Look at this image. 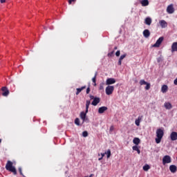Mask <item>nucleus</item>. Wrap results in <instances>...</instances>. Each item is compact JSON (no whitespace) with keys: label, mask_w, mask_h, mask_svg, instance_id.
I'll use <instances>...</instances> for the list:
<instances>
[{"label":"nucleus","mask_w":177,"mask_h":177,"mask_svg":"<svg viewBox=\"0 0 177 177\" xmlns=\"http://www.w3.org/2000/svg\"><path fill=\"white\" fill-rule=\"evenodd\" d=\"M162 41H164V37H160L156 42V44H153V48H160V45L162 44Z\"/></svg>","instance_id":"423d86ee"},{"label":"nucleus","mask_w":177,"mask_h":177,"mask_svg":"<svg viewBox=\"0 0 177 177\" xmlns=\"http://www.w3.org/2000/svg\"><path fill=\"white\" fill-rule=\"evenodd\" d=\"M140 3L142 6H149V0H142Z\"/></svg>","instance_id":"412c9836"},{"label":"nucleus","mask_w":177,"mask_h":177,"mask_svg":"<svg viewBox=\"0 0 177 177\" xmlns=\"http://www.w3.org/2000/svg\"><path fill=\"white\" fill-rule=\"evenodd\" d=\"M169 171L171 172V174H175L177 171V167L175 165H171L169 166Z\"/></svg>","instance_id":"ddd939ff"},{"label":"nucleus","mask_w":177,"mask_h":177,"mask_svg":"<svg viewBox=\"0 0 177 177\" xmlns=\"http://www.w3.org/2000/svg\"><path fill=\"white\" fill-rule=\"evenodd\" d=\"M89 92H91V88L88 87L86 88V93H89Z\"/></svg>","instance_id":"79ce46f5"},{"label":"nucleus","mask_w":177,"mask_h":177,"mask_svg":"<svg viewBox=\"0 0 177 177\" xmlns=\"http://www.w3.org/2000/svg\"><path fill=\"white\" fill-rule=\"evenodd\" d=\"M125 57H127V54H124V55H121L119 59L120 60H124V59H125Z\"/></svg>","instance_id":"473e14b6"},{"label":"nucleus","mask_w":177,"mask_h":177,"mask_svg":"<svg viewBox=\"0 0 177 177\" xmlns=\"http://www.w3.org/2000/svg\"><path fill=\"white\" fill-rule=\"evenodd\" d=\"M99 161H100V160H103V157L99 158Z\"/></svg>","instance_id":"49530a36"},{"label":"nucleus","mask_w":177,"mask_h":177,"mask_svg":"<svg viewBox=\"0 0 177 177\" xmlns=\"http://www.w3.org/2000/svg\"><path fill=\"white\" fill-rule=\"evenodd\" d=\"M113 84H115V79L114 78H108L106 81V85H113Z\"/></svg>","instance_id":"6e6552de"},{"label":"nucleus","mask_w":177,"mask_h":177,"mask_svg":"<svg viewBox=\"0 0 177 177\" xmlns=\"http://www.w3.org/2000/svg\"><path fill=\"white\" fill-rule=\"evenodd\" d=\"M142 118H143V116H139L138 119L136 120L135 124L136 125H137V127H139V125H140V121H142Z\"/></svg>","instance_id":"aec40b11"},{"label":"nucleus","mask_w":177,"mask_h":177,"mask_svg":"<svg viewBox=\"0 0 177 177\" xmlns=\"http://www.w3.org/2000/svg\"><path fill=\"white\" fill-rule=\"evenodd\" d=\"M44 30H48V28L44 27Z\"/></svg>","instance_id":"de8ad7c7"},{"label":"nucleus","mask_w":177,"mask_h":177,"mask_svg":"<svg viewBox=\"0 0 177 177\" xmlns=\"http://www.w3.org/2000/svg\"><path fill=\"white\" fill-rule=\"evenodd\" d=\"M113 53H114V51H112V52H111V53H109L108 54V56L111 57V56H113Z\"/></svg>","instance_id":"a19ab883"},{"label":"nucleus","mask_w":177,"mask_h":177,"mask_svg":"<svg viewBox=\"0 0 177 177\" xmlns=\"http://www.w3.org/2000/svg\"><path fill=\"white\" fill-rule=\"evenodd\" d=\"M167 13H169V15H172L175 12V10L174 9V6L169 5L167 6Z\"/></svg>","instance_id":"1a4fd4ad"},{"label":"nucleus","mask_w":177,"mask_h":177,"mask_svg":"<svg viewBox=\"0 0 177 177\" xmlns=\"http://www.w3.org/2000/svg\"><path fill=\"white\" fill-rule=\"evenodd\" d=\"M143 169L146 171H149V169H150V165H145V166H143Z\"/></svg>","instance_id":"bb28decb"},{"label":"nucleus","mask_w":177,"mask_h":177,"mask_svg":"<svg viewBox=\"0 0 177 177\" xmlns=\"http://www.w3.org/2000/svg\"><path fill=\"white\" fill-rule=\"evenodd\" d=\"M122 62V59H119L118 62V66H121Z\"/></svg>","instance_id":"e433bc0d"},{"label":"nucleus","mask_w":177,"mask_h":177,"mask_svg":"<svg viewBox=\"0 0 177 177\" xmlns=\"http://www.w3.org/2000/svg\"><path fill=\"white\" fill-rule=\"evenodd\" d=\"M106 110H108L107 106H101L98 109V113L99 114H103V113H104V111H106Z\"/></svg>","instance_id":"f8f14e48"},{"label":"nucleus","mask_w":177,"mask_h":177,"mask_svg":"<svg viewBox=\"0 0 177 177\" xmlns=\"http://www.w3.org/2000/svg\"><path fill=\"white\" fill-rule=\"evenodd\" d=\"M171 52H177V42H174L171 45Z\"/></svg>","instance_id":"f3484780"},{"label":"nucleus","mask_w":177,"mask_h":177,"mask_svg":"<svg viewBox=\"0 0 177 177\" xmlns=\"http://www.w3.org/2000/svg\"><path fill=\"white\" fill-rule=\"evenodd\" d=\"M91 104V101L90 100H86V111L81 112L80 113V118L81 120H83V118H85L86 117V113H88V111L89 110V106Z\"/></svg>","instance_id":"7ed1b4c3"},{"label":"nucleus","mask_w":177,"mask_h":177,"mask_svg":"<svg viewBox=\"0 0 177 177\" xmlns=\"http://www.w3.org/2000/svg\"><path fill=\"white\" fill-rule=\"evenodd\" d=\"M148 82L145 81V80H141L140 81V85H146Z\"/></svg>","instance_id":"cd10ccee"},{"label":"nucleus","mask_w":177,"mask_h":177,"mask_svg":"<svg viewBox=\"0 0 177 177\" xmlns=\"http://www.w3.org/2000/svg\"><path fill=\"white\" fill-rule=\"evenodd\" d=\"M19 171L20 173V175H23V171H21V167H19Z\"/></svg>","instance_id":"ea45409f"},{"label":"nucleus","mask_w":177,"mask_h":177,"mask_svg":"<svg viewBox=\"0 0 177 177\" xmlns=\"http://www.w3.org/2000/svg\"><path fill=\"white\" fill-rule=\"evenodd\" d=\"M120 54H121L120 51V50H118V51L115 53V56L118 57V56H120Z\"/></svg>","instance_id":"f704fd0d"},{"label":"nucleus","mask_w":177,"mask_h":177,"mask_svg":"<svg viewBox=\"0 0 177 177\" xmlns=\"http://www.w3.org/2000/svg\"><path fill=\"white\" fill-rule=\"evenodd\" d=\"M1 140L0 139V143H1Z\"/></svg>","instance_id":"8fccbe9b"},{"label":"nucleus","mask_w":177,"mask_h":177,"mask_svg":"<svg viewBox=\"0 0 177 177\" xmlns=\"http://www.w3.org/2000/svg\"><path fill=\"white\" fill-rule=\"evenodd\" d=\"M145 23L147 24V26H150L151 24V18L147 17L145 19Z\"/></svg>","instance_id":"4be33fe9"},{"label":"nucleus","mask_w":177,"mask_h":177,"mask_svg":"<svg viewBox=\"0 0 177 177\" xmlns=\"http://www.w3.org/2000/svg\"><path fill=\"white\" fill-rule=\"evenodd\" d=\"M97 75V72L95 73V76L92 78V81L94 84V86H96V77Z\"/></svg>","instance_id":"393cba45"},{"label":"nucleus","mask_w":177,"mask_h":177,"mask_svg":"<svg viewBox=\"0 0 177 177\" xmlns=\"http://www.w3.org/2000/svg\"><path fill=\"white\" fill-rule=\"evenodd\" d=\"M82 120L83 122H89V118H88V117H86V116Z\"/></svg>","instance_id":"c756f323"},{"label":"nucleus","mask_w":177,"mask_h":177,"mask_svg":"<svg viewBox=\"0 0 177 177\" xmlns=\"http://www.w3.org/2000/svg\"><path fill=\"white\" fill-rule=\"evenodd\" d=\"M145 85H146V86H145L146 91H149V89H150V86H151L150 83L148 82Z\"/></svg>","instance_id":"c85d7f7f"},{"label":"nucleus","mask_w":177,"mask_h":177,"mask_svg":"<svg viewBox=\"0 0 177 177\" xmlns=\"http://www.w3.org/2000/svg\"><path fill=\"white\" fill-rule=\"evenodd\" d=\"M133 143H134V145H136V146H138V145L140 143V139H139V138H135L133 140Z\"/></svg>","instance_id":"5701e85b"},{"label":"nucleus","mask_w":177,"mask_h":177,"mask_svg":"<svg viewBox=\"0 0 177 177\" xmlns=\"http://www.w3.org/2000/svg\"><path fill=\"white\" fill-rule=\"evenodd\" d=\"M6 169L7 171H10V172H12L14 175H17V171L16 170V167H13V162L12 161L8 160L6 165Z\"/></svg>","instance_id":"f257e3e1"},{"label":"nucleus","mask_w":177,"mask_h":177,"mask_svg":"<svg viewBox=\"0 0 177 177\" xmlns=\"http://www.w3.org/2000/svg\"><path fill=\"white\" fill-rule=\"evenodd\" d=\"M162 136H164V130L162 129H158L156 130V143H160L161 140L162 139Z\"/></svg>","instance_id":"f03ea898"},{"label":"nucleus","mask_w":177,"mask_h":177,"mask_svg":"<svg viewBox=\"0 0 177 177\" xmlns=\"http://www.w3.org/2000/svg\"><path fill=\"white\" fill-rule=\"evenodd\" d=\"M1 91H2V95L3 96H8L9 95V89H8V87L6 86H3L1 88Z\"/></svg>","instance_id":"0eeeda50"},{"label":"nucleus","mask_w":177,"mask_h":177,"mask_svg":"<svg viewBox=\"0 0 177 177\" xmlns=\"http://www.w3.org/2000/svg\"><path fill=\"white\" fill-rule=\"evenodd\" d=\"M75 124L76 125H78L80 126V119L78 118H77L75 120Z\"/></svg>","instance_id":"7c9ffc66"},{"label":"nucleus","mask_w":177,"mask_h":177,"mask_svg":"<svg viewBox=\"0 0 177 177\" xmlns=\"http://www.w3.org/2000/svg\"><path fill=\"white\" fill-rule=\"evenodd\" d=\"M168 91V86L164 84L162 88H161V92L162 93H167V92Z\"/></svg>","instance_id":"a211bd4d"},{"label":"nucleus","mask_w":177,"mask_h":177,"mask_svg":"<svg viewBox=\"0 0 177 177\" xmlns=\"http://www.w3.org/2000/svg\"><path fill=\"white\" fill-rule=\"evenodd\" d=\"M105 154H106L107 158H110V156H111V151L108 149L107 151L105 152Z\"/></svg>","instance_id":"a878e982"},{"label":"nucleus","mask_w":177,"mask_h":177,"mask_svg":"<svg viewBox=\"0 0 177 177\" xmlns=\"http://www.w3.org/2000/svg\"><path fill=\"white\" fill-rule=\"evenodd\" d=\"M76 0H68V3L69 5H71V3H73V2H75Z\"/></svg>","instance_id":"c9c22d12"},{"label":"nucleus","mask_w":177,"mask_h":177,"mask_svg":"<svg viewBox=\"0 0 177 177\" xmlns=\"http://www.w3.org/2000/svg\"><path fill=\"white\" fill-rule=\"evenodd\" d=\"M104 83H101L100 85V90L102 91L104 89Z\"/></svg>","instance_id":"72a5a7b5"},{"label":"nucleus","mask_w":177,"mask_h":177,"mask_svg":"<svg viewBox=\"0 0 177 177\" xmlns=\"http://www.w3.org/2000/svg\"><path fill=\"white\" fill-rule=\"evenodd\" d=\"M134 151H137L138 154H140V149H139V147L138 145H135L132 147Z\"/></svg>","instance_id":"b1692460"},{"label":"nucleus","mask_w":177,"mask_h":177,"mask_svg":"<svg viewBox=\"0 0 177 177\" xmlns=\"http://www.w3.org/2000/svg\"><path fill=\"white\" fill-rule=\"evenodd\" d=\"M159 24L160 27H162V28H165L168 26V24L167 23V21H165V20H160L159 21Z\"/></svg>","instance_id":"9b49d317"},{"label":"nucleus","mask_w":177,"mask_h":177,"mask_svg":"<svg viewBox=\"0 0 177 177\" xmlns=\"http://www.w3.org/2000/svg\"><path fill=\"white\" fill-rule=\"evenodd\" d=\"M82 136L84 138H86V136H88V131H83L82 133Z\"/></svg>","instance_id":"2f4dec72"},{"label":"nucleus","mask_w":177,"mask_h":177,"mask_svg":"<svg viewBox=\"0 0 177 177\" xmlns=\"http://www.w3.org/2000/svg\"><path fill=\"white\" fill-rule=\"evenodd\" d=\"M90 99H91V100H95V96H93V95H90Z\"/></svg>","instance_id":"4c0bfd02"},{"label":"nucleus","mask_w":177,"mask_h":177,"mask_svg":"<svg viewBox=\"0 0 177 177\" xmlns=\"http://www.w3.org/2000/svg\"><path fill=\"white\" fill-rule=\"evenodd\" d=\"M143 36L145 38H149V37H150V30H149V29H145L143 31Z\"/></svg>","instance_id":"dca6fc26"},{"label":"nucleus","mask_w":177,"mask_h":177,"mask_svg":"<svg viewBox=\"0 0 177 177\" xmlns=\"http://www.w3.org/2000/svg\"><path fill=\"white\" fill-rule=\"evenodd\" d=\"M101 156H102V158H103V156H106V153H101Z\"/></svg>","instance_id":"a18cd8bd"},{"label":"nucleus","mask_w":177,"mask_h":177,"mask_svg":"<svg viewBox=\"0 0 177 177\" xmlns=\"http://www.w3.org/2000/svg\"><path fill=\"white\" fill-rule=\"evenodd\" d=\"M164 107L166 110H171V109H172V104L170 102H165Z\"/></svg>","instance_id":"4468645a"},{"label":"nucleus","mask_w":177,"mask_h":177,"mask_svg":"<svg viewBox=\"0 0 177 177\" xmlns=\"http://www.w3.org/2000/svg\"><path fill=\"white\" fill-rule=\"evenodd\" d=\"M1 3H5L6 0H0Z\"/></svg>","instance_id":"c03bdc74"},{"label":"nucleus","mask_w":177,"mask_h":177,"mask_svg":"<svg viewBox=\"0 0 177 177\" xmlns=\"http://www.w3.org/2000/svg\"><path fill=\"white\" fill-rule=\"evenodd\" d=\"M114 49L116 50V49H117V46H115V47L114 48Z\"/></svg>","instance_id":"09e8293b"},{"label":"nucleus","mask_w":177,"mask_h":177,"mask_svg":"<svg viewBox=\"0 0 177 177\" xmlns=\"http://www.w3.org/2000/svg\"><path fill=\"white\" fill-rule=\"evenodd\" d=\"M174 85H177V77L174 81Z\"/></svg>","instance_id":"37998d69"},{"label":"nucleus","mask_w":177,"mask_h":177,"mask_svg":"<svg viewBox=\"0 0 177 177\" xmlns=\"http://www.w3.org/2000/svg\"><path fill=\"white\" fill-rule=\"evenodd\" d=\"M110 132H113V131H114V127L111 126L109 129Z\"/></svg>","instance_id":"58836bf2"},{"label":"nucleus","mask_w":177,"mask_h":177,"mask_svg":"<svg viewBox=\"0 0 177 177\" xmlns=\"http://www.w3.org/2000/svg\"><path fill=\"white\" fill-rule=\"evenodd\" d=\"M86 88V86H83L81 88H76V95H80L81 93V91H84Z\"/></svg>","instance_id":"6ab92c4d"},{"label":"nucleus","mask_w":177,"mask_h":177,"mask_svg":"<svg viewBox=\"0 0 177 177\" xmlns=\"http://www.w3.org/2000/svg\"><path fill=\"white\" fill-rule=\"evenodd\" d=\"M100 103V97H95L91 102L92 106H97Z\"/></svg>","instance_id":"9d476101"},{"label":"nucleus","mask_w":177,"mask_h":177,"mask_svg":"<svg viewBox=\"0 0 177 177\" xmlns=\"http://www.w3.org/2000/svg\"><path fill=\"white\" fill-rule=\"evenodd\" d=\"M106 94L110 95L114 92V86H108L105 89Z\"/></svg>","instance_id":"39448f33"},{"label":"nucleus","mask_w":177,"mask_h":177,"mask_svg":"<svg viewBox=\"0 0 177 177\" xmlns=\"http://www.w3.org/2000/svg\"><path fill=\"white\" fill-rule=\"evenodd\" d=\"M171 140H177V133L175 131L171 132L170 135Z\"/></svg>","instance_id":"2eb2a0df"},{"label":"nucleus","mask_w":177,"mask_h":177,"mask_svg":"<svg viewBox=\"0 0 177 177\" xmlns=\"http://www.w3.org/2000/svg\"><path fill=\"white\" fill-rule=\"evenodd\" d=\"M170 162H172V159L171 158V156L169 155H166L162 158V164L164 165H166V164H170Z\"/></svg>","instance_id":"20e7f679"}]
</instances>
